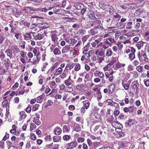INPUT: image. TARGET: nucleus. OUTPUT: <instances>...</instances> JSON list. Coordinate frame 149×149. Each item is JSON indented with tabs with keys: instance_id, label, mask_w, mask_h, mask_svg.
<instances>
[{
	"instance_id": "obj_47",
	"label": "nucleus",
	"mask_w": 149,
	"mask_h": 149,
	"mask_svg": "<svg viewBox=\"0 0 149 149\" xmlns=\"http://www.w3.org/2000/svg\"><path fill=\"white\" fill-rule=\"evenodd\" d=\"M30 130H33L36 129V126L35 124L33 123H31L30 125Z\"/></svg>"
},
{
	"instance_id": "obj_28",
	"label": "nucleus",
	"mask_w": 149,
	"mask_h": 149,
	"mask_svg": "<svg viewBox=\"0 0 149 149\" xmlns=\"http://www.w3.org/2000/svg\"><path fill=\"white\" fill-rule=\"evenodd\" d=\"M20 118L22 120L24 119L26 117V115L24 112L22 111L20 112Z\"/></svg>"
},
{
	"instance_id": "obj_27",
	"label": "nucleus",
	"mask_w": 149,
	"mask_h": 149,
	"mask_svg": "<svg viewBox=\"0 0 149 149\" xmlns=\"http://www.w3.org/2000/svg\"><path fill=\"white\" fill-rule=\"evenodd\" d=\"M129 58L130 61H132L135 58V55L134 53H131L129 55Z\"/></svg>"
},
{
	"instance_id": "obj_17",
	"label": "nucleus",
	"mask_w": 149,
	"mask_h": 149,
	"mask_svg": "<svg viewBox=\"0 0 149 149\" xmlns=\"http://www.w3.org/2000/svg\"><path fill=\"white\" fill-rule=\"evenodd\" d=\"M53 51L55 55H59L61 54L60 50L57 47L54 48Z\"/></svg>"
},
{
	"instance_id": "obj_58",
	"label": "nucleus",
	"mask_w": 149,
	"mask_h": 149,
	"mask_svg": "<svg viewBox=\"0 0 149 149\" xmlns=\"http://www.w3.org/2000/svg\"><path fill=\"white\" fill-rule=\"evenodd\" d=\"M81 127L79 125H77L75 128L74 131L77 132H78L81 130Z\"/></svg>"
},
{
	"instance_id": "obj_49",
	"label": "nucleus",
	"mask_w": 149,
	"mask_h": 149,
	"mask_svg": "<svg viewBox=\"0 0 149 149\" xmlns=\"http://www.w3.org/2000/svg\"><path fill=\"white\" fill-rule=\"evenodd\" d=\"M84 141V138L83 137H79L77 139V141L79 143L83 142Z\"/></svg>"
},
{
	"instance_id": "obj_12",
	"label": "nucleus",
	"mask_w": 149,
	"mask_h": 149,
	"mask_svg": "<svg viewBox=\"0 0 149 149\" xmlns=\"http://www.w3.org/2000/svg\"><path fill=\"white\" fill-rule=\"evenodd\" d=\"M12 50L11 49L7 50L5 52L7 54V56H9L10 58L13 57Z\"/></svg>"
},
{
	"instance_id": "obj_8",
	"label": "nucleus",
	"mask_w": 149,
	"mask_h": 149,
	"mask_svg": "<svg viewBox=\"0 0 149 149\" xmlns=\"http://www.w3.org/2000/svg\"><path fill=\"white\" fill-rule=\"evenodd\" d=\"M62 132L61 129L58 127H56L54 130V133L56 135H60Z\"/></svg>"
},
{
	"instance_id": "obj_10",
	"label": "nucleus",
	"mask_w": 149,
	"mask_h": 149,
	"mask_svg": "<svg viewBox=\"0 0 149 149\" xmlns=\"http://www.w3.org/2000/svg\"><path fill=\"white\" fill-rule=\"evenodd\" d=\"M68 144L69 147H71V148H73L76 147L77 146V141H75L70 143Z\"/></svg>"
},
{
	"instance_id": "obj_51",
	"label": "nucleus",
	"mask_w": 149,
	"mask_h": 149,
	"mask_svg": "<svg viewBox=\"0 0 149 149\" xmlns=\"http://www.w3.org/2000/svg\"><path fill=\"white\" fill-rule=\"evenodd\" d=\"M51 89L48 86H47L46 88L45 92L46 94L48 93L51 91Z\"/></svg>"
},
{
	"instance_id": "obj_62",
	"label": "nucleus",
	"mask_w": 149,
	"mask_h": 149,
	"mask_svg": "<svg viewBox=\"0 0 149 149\" xmlns=\"http://www.w3.org/2000/svg\"><path fill=\"white\" fill-rule=\"evenodd\" d=\"M15 36L17 40H18L20 38L21 34L19 33H17L15 34Z\"/></svg>"
},
{
	"instance_id": "obj_13",
	"label": "nucleus",
	"mask_w": 149,
	"mask_h": 149,
	"mask_svg": "<svg viewBox=\"0 0 149 149\" xmlns=\"http://www.w3.org/2000/svg\"><path fill=\"white\" fill-rule=\"evenodd\" d=\"M64 40L66 41L67 43H68L69 44H71L73 41L72 39L70 38L69 36H68L65 38Z\"/></svg>"
},
{
	"instance_id": "obj_54",
	"label": "nucleus",
	"mask_w": 149,
	"mask_h": 149,
	"mask_svg": "<svg viewBox=\"0 0 149 149\" xmlns=\"http://www.w3.org/2000/svg\"><path fill=\"white\" fill-rule=\"evenodd\" d=\"M140 26V23L139 22H137L135 25L134 27L135 29H137L139 28Z\"/></svg>"
},
{
	"instance_id": "obj_60",
	"label": "nucleus",
	"mask_w": 149,
	"mask_h": 149,
	"mask_svg": "<svg viewBox=\"0 0 149 149\" xmlns=\"http://www.w3.org/2000/svg\"><path fill=\"white\" fill-rule=\"evenodd\" d=\"M117 45L118 46V49L120 50L122 49L123 47V45L122 44H121L120 43L118 42L117 44Z\"/></svg>"
},
{
	"instance_id": "obj_26",
	"label": "nucleus",
	"mask_w": 149,
	"mask_h": 149,
	"mask_svg": "<svg viewBox=\"0 0 149 149\" xmlns=\"http://www.w3.org/2000/svg\"><path fill=\"white\" fill-rule=\"evenodd\" d=\"M33 122L38 125H39L41 124V122L39 120V119L38 118H34Z\"/></svg>"
},
{
	"instance_id": "obj_7",
	"label": "nucleus",
	"mask_w": 149,
	"mask_h": 149,
	"mask_svg": "<svg viewBox=\"0 0 149 149\" xmlns=\"http://www.w3.org/2000/svg\"><path fill=\"white\" fill-rule=\"evenodd\" d=\"M134 84L133 86V88L136 90V92L138 93L139 91V84L137 81L134 82Z\"/></svg>"
},
{
	"instance_id": "obj_32",
	"label": "nucleus",
	"mask_w": 149,
	"mask_h": 149,
	"mask_svg": "<svg viewBox=\"0 0 149 149\" xmlns=\"http://www.w3.org/2000/svg\"><path fill=\"white\" fill-rule=\"evenodd\" d=\"M125 64H121L120 63H118L116 64V67L118 68L119 69L121 67H124L125 66Z\"/></svg>"
},
{
	"instance_id": "obj_33",
	"label": "nucleus",
	"mask_w": 149,
	"mask_h": 149,
	"mask_svg": "<svg viewBox=\"0 0 149 149\" xmlns=\"http://www.w3.org/2000/svg\"><path fill=\"white\" fill-rule=\"evenodd\" d=\"M53 141L54 142H58L60 141V137L58 136H55L53 137Z\"/></svg>"
},
{
	"instance_id": "obj_35",
	"label": "nucleus",
	"mask_w": 149,
	"mask_h": 149,
	"mask_svg": "<svg viewBox=\"0 0 149 149\" xmlns=\"http://www.w3.org/2000/svg\"><path fill=\"white\" fill-rule=\"evenodd\" d=\"M71 81H72L67 79L64 81V83L66 86H68L71 85Z\"/></svg>"
},
{
	"instance_id": "obj_4",
	"label": "nucleus",
	"mask_w": 149,
	"mask_h": 149,
	"mask_svg": "<svg viewBox=\"0 0 149 149\" xmlns=\"http://www.w3.org/2000/svg\"><path fill=\"white\" fill-rule=\"evenodd\" d=\"M51 33V37L52 40L55 43L57 40L58 39V38L57 37V35L54 31L52 32Z\"/></svg>"
},
{
	"instance_id": "obj_40",
	"label": "nucleus",
	"mask_w": 149,
	"mask_h": 149,
	"mask_svg": "<svg viewBox=\"0 0 149 149\" xmlns=\"http://www.w3.org/2000/svg\"><path fill=\"white\" fill-rule=\"evenodd\" d=\"M89 38L88 35H86L83 36L82 38V41L84 44L87 40V39Z\"/></svg>"
},
{
	"instance_id": "obj_22",
	"label": "nucleus",
	"mask_w": 149,
	"mask_h": 149,
	"mask_svg": "<svg viewBox=\"0 0 149 149\" xmlns=\"http://www.w3.org/2000/svg\"><path fill=\"white\" fill-rule=\"evenodd\" d=\"M71 138L70 135H65L63 137V139L64 141H68L70 140Z\"/></svg>"
},
{
	"instance_id": "obj_44",
	"label": "nucleus",
	"mask_w": 149,
	"mask_h": 149,
	"mask_svg": "<svg viewBox=\"0 0 149 149\" xmlns=\"http://www.w3.org/2000/svg\"><path fill=\"white\" fill-rule=\"evenodd\" d=\"M63 129L65 130L68 132H69L70 130V127L66 125H64L63 126Z\"/></svg>"
},
{
	"instance_id": "obj_45",
	"label": "nucleus",
	"mask_w": 149,
	"mask_h": 149,
	"mask_svg": "<svg viewBox=\"0 0 149 149\" xmlns=\"http://www.w3.org/2000/svg\"><path fill=\"white\" fill-rule=\"evenodd\" d=\"M87 25L89 27L93 26H94V22L93 23H92V22L90 21H88L87 22Z\"/></svg>"
},
{
	"instance_id": "obj_15",
	"label": "nucleus",
	"mask_w": 149,
	"mask_h": 149,
	"mask_svg": "<svg viewBox=\"0 0 149 149\" xmlns=\"http://www.w3.org/2000/svg\"><path fill=\"white\" fill-rule=\"evenodd\" d=\"M62 71L63 69H61V68H59L56 70L54 74L56 76L59 75L62 73Z\"/></svg>"
},
{
	"instance_id": "obj_55",
	"label": "nucleus",
	"mask_w": 149,
	"mask_h": 149,
	"mask_svg": "<svg viewBox=\"0 0 149 149\" xmlns=\"http://www.w3.org/2000/svg\"><path fill=\"white\" fill-rule=\"evenodd\" d=\"M18 83H17V82L15 83L12 87L13 89V90H15L16 88L18 87Z\"/></svg>"
},
{
	"instance_id": "obj_14",
	"label": "nucleus",
	"mask_w": 149,
	"mask_h": 149,
	"mask_svg": "<svg viewBox=\"0 0 149 149\" xmlns=\"http://www.w3.org/2000/svg\"><path fill=\"white\" fill-rule=\"evenodd\" d=\"M84 5L81 3H76L74 6V7L78 10L81 9V8Z\"/></svg>"
},
{
	"instance_id": "obj_18",
	"label": "nucleus",
	"mask_w": 149,
	"mask_h": 149,
	"mask_svg": "<svg viewBox=\"0 0 149 149\" xmlns=\"http://www.w3.org/2000/svg\"><path fill=\"white\" fill-rule=\"evenodd\" d=\"M99 43V40H95L94 42L92 43L91 45L93 47H95L96 46L97 47H99L98 44Z\"/></svg>"
},
{
	"instance_id": "obj_61",
	"label": "nucleus",
	"mask_w": 149,
	"mask_h": 149,
	"mask_svg": "<svg viewBox=\"0 0 149 149\" xmlns=\"http://www.w3.org/2000/svg\"><path fill=\"white\" fill-rule=\"evenodd\" d=\"M142 69V67L141 66H139L136 68V70L139 72H141Z\"/></svg>"
},
{
	"instance_id": "obj_53",
	"label": "nucleus",
	"mask_w": 149,
	"mask_h": 149,
	"mask_svg": "<svg viewBox=\"0 0 149 149\" xmlns=\"http://www.w3.org/2000/svg\"><path fill=\"white\" fill-rule=\"evenodd\" d=\"M126 123L129 126L133 124V120L132 119L129 120L126 122Z\"/></svg>"
},
{
	"instance_id": "obj_23",
	"label": "nucleus",
	"mask_w": 149,
	"mask_h": 149,
	"mask_svg": "<svg viewBox=\"0 0 149 149\" xmlns=\"http://www.w3.org/2000/svg\"><path fill=\"white\" fill-rule=\"evenodd\" d=\"M133 22H128L126 25V28L127 29H130L132 28V26Z\"/></svg>"
},
{
	"instance_id": "obj_36",
	"label": "nucleus",
	"mask_w": 149,
	"mask_h": 149,
	"mask_svg": "<svg viewBox=\"0 0 149 149\" xmlns=\"http://www.w3.org/2000/svg\"><path fill=\"white\" fill-rule=\"evenodd\" d=\"M39 106V104H35L33 106L32 109V111H34L37 110V109H38Z\"/></svg>"
},
{
	"instance_id": "obj_37",
	"label": "nucleus",
	"mask_w": 149,
	"mask_h": 149,
	"mask_svg": "<svg viewBox=\"0 0 149 149\" xmlns=\"http://www.w3.org/2000/svg\"><path fill=\"white\" fill-rule=\"evenodd\" d=\"M42 102V96L40 95L37 97V103H40Z\"/></svg>"
},
{
	"instance_id": "obj_41",
	"label": "nucleus",
	"mask_w": 149,
	"mask_h": 149,
	"mask_svg": "<svg viewBox=\"0 0 149 149\" xmlns=\"http://www.w3.org/2000/svg\"><path fill=\"white\" fill-rule=\"evenodd\" d=\"M80 69V65L79 64H77L75 66L74 70L75 71H77Z\"/></svg>"
},
{
	"instance_id": "obj_24",
	"label": "nucleus",
	"mask_w": 149,
	"mask_h": 149,
	"mask_svg": "<svg viewBox=\"0 0 149 149\" xmlns=\"http://www.w3.org/2000/svg\"><path fill=\"white\" fill-rule=\"evenodd\" d=\"M53 10L54 13L57 14H60L62 11L61 9H57L55 8H53Z\"/></svg>"
},
{
	"instance_id": "obj_3",
	"label": "nucleus",
	"mask_w": 149,
	"mask_h": 149,
	"mask_svg": "<svg viewBox=\"0 0 149 149\" xmlns=\"http://www.w3.org/2000/svg\"><path fill=\"white\" fill-rule=\"evenodd\" d=\"M88 10L87 11V13L86 14L87 16L91 19H94L95 18V14L93 11L92 10H89L88 8Z\"/></svg>"
},
{
	"instance_id": "obj_42",
	"label": "nucleus",
	"mask_w": 149,
	"mask_h": 149,
	"mask_svg": "<svg viewBox=\"0 0 149 149\" xmlns=\"http://www.w3.org/2000/svg\"><path fill=\"white\" fill-rule=\"evenodd\" d=\"M122 84L124 89L125 90H127L129 87V85L128 84H124V83H122Z\"/></svg>"
},
{
	"instance_id": "obj_5",
	"label": "nucleus",
	"mask_w": 149,
	"mask_h": 149,
	"mask_svg": "<svg viewBox=\"0 0 149 149\" xmlns=\"http://www.w3.org/2000/svg\"><path fill=\"white\" fill-rule=\"evenodd\" d=\"M112 125L115 128L123 127L122 125L118 121H114L113 122Z\"/></svg>"
},
{
	"instance_id": "obj_1",
	"label": "nucleus",
	"mask_w": 149,
	"mask_h": 149,
	"mask_svg": "<svg viewBox=\"0 0 149 149\" xmlns=\"http://www.w3.org/2000/svg\"><path fill=\"white\" fill-rule=\"evenodd\" d=\"M94 26L90 31V34L92 35L100 33L103 29L102 24L100 20L97 19L94 21Z\"/></svg>"
},
{
	"instance_id": "obj_63",
	"label": "nucleus",
	"mask_w": 149,
	"mask_h": 149,
	"mask_svg": "<svg viewBox=\"0 0 149 149\" xmlns=\"http://www.w3.org/2000/svg\"><path fill=\"white\" fill-rule=\"evenodd\" d=\"M38 25V24H32L30 27V29H33L36 28Z\"/></svg>"
},
{
	"instance_id": "obj_52",
	"label": "nucleus",
	"mask_w": 149,
	"mask_h": 149,
	"mask_svg": "<svg viewBox=\"0 0 149 149\" xmlns=\"http://www.w3.org/2000/svg\"><path fill=\"white\" fill-rule=\"evenodd\" d=\"M4 64L5 65V66L6 67H8L10 66V63L9 62L7 61H4Z\"/></svg>"
},
{
	"instance_id": "obj_25",
	"label": "nucleus",
	"mask_w": 149,
	"mask_h": 149,
	"mask_svg": "<svg viewBox=\"0 0 149 149\" xmlns=\"http://www.w3.org/2000/svg\"><path fill=\"white\" fill-rule=\"evenodd\" d=\"M84 107L87 109L89 106L90 102L88 100H85L84 102Z\"/></svg>"
},
{
	"instance_id": "obj_30",
	"label": "nucleus",
	"mask_w": 149,
	"mask_h": 149,
	"mask_svg": "<svg viewBox=\"0 0 149 149\" xmlns=\"http://www.w3.org/2000/svg\"><path fill=\"white\" fill-rule=\"evenodd\" d=\"M25 87H23V88H22L21 90V91L19 92V94H18V95H23L24 93L26 91V90H25L24 88H25Z\"/></svg>"
},
{
	"instance_id": "obj_6",
	"label": "nucleus",
	"mask_w": 149,
	"mask_h": 149,
	"mask_svg": "<svg viewBox=\"0 0 149 149\" xmlns=\"http://www.w3.org/2000/svg\"><path fill=\"white\" fill-rule=\"evenodd\" d=\"M70 45H66L62 49V53H65L69 52L70 49Z\"/></svg>"
},
{
	"instance_id": "obj_39",
	"label": "nucleus",
	"mask_w": 149,
	"mask_h": 149,
	"mask_svg": "<svg viewBox=\"0 0 149 149\" xmlns=\"http://www.w3.org/2000/svg\"><path fill=\"white\" fill-rule=\"evenodd\" d=\"M90 47V44L89 43H88L87 44L85 45L84 47L83 48V50H85V51H88L89 47Z\"/></svg>"
},
{
	"instance_id": "obj_64",
	"label": "nucleus",
	"mask_w": 149,
	"mask_h": 149,
	"mask_svg": "<svg viewBox=\"0 0 149 149\" xmlns=\"http://www.w3.org/2000/svg\"><path fill=\"white\" fill-rule=\"evenodd\" d=\"M23 24L25 26L27 27H29L30 24V23L27 22H24Z\"/></svg>"
},
{
	"instance_id": "obj_48",
	"label": "nucleus",
	"mask_w": 149,
	"mask_h": 149,
	"mask_svg": "<svg viewBox=\"0 0 149 149\" xmlns=\"http://www.w3.org/2000/svg\"><path fill=\"white\" fill-rule=\"evenodd\" d=\"M67 4H69V2H68L67 3L66 1H63L62 2V7L64 8L66 6V5Z\"/></svg>"
},
{
	"instance_id": "obj_29",
	"label": "nucleus",
	"mask_w": 149,
	"mask_h": 149,
	"mask_svg": "<svg viewBox=\"0 0 149 149\" xmlns=\"http://www.w3.org/2000/svg\"><path fill=\"white\" fill-rule=\"evenodd\" d=\"M43 38V36L42 34H39L36 35L35 37V39L36 40H41Z\"/></svg>"
},
{
	"instance_id": "obj_38",
	"label": "nucleus",
	"mask_w": 149,
	"mask_h": 149,
	"mask_svg": "<svg viewBox=\"0 0 149 149\" xmlns=\"http://www.w3.org/2000/svg\"><path fill=\"white\" fill-rule=\"evenodd\" d=\"M65 90L67 92L71 93L73 91V88L71 87H67Z\"/></svg>"
},
{
	"instance_id": "obj_46",
	"label": "nucleus",
	"mask_w": 149,
	"mask_h": 149,
	"mask_svg": "<svg viewBox=\"0 0 149 149\" xmlns=\"http://www.w3.org/2000/svg\"><path fill=\"white\" fill-rule=\"evenodd\" d=\"M116 60L115 58H113L111 62L108 64V65L110 66L112 65L116 62Z\"/></svg>"
},
{
	"instance_id": "obj_56",
	"label": "nucleus",
	"mask_w": 149,
	"mask_h": 149,
	"mask_svg": "<svg viewBox=\"0 0 149 149\" xmlns=\"http://www.w3.org/2000/svg\"><path fill=\"white\" fill-rule=\"evenodd\" d=\"M9 137V135L8 134H7V132L6 133L5 136L3 137V140L4 141H5Z\"/></svg>"
},
{
	"instance_id": "obj_16",
	"label": "nucleus",
	"mask_w": 149,
	"mask_h": 149,
	"mask_svg": "<svg viewBox=\"0 0 149 149\" xmlns=\"http://www.w3.org/2000/svg\"><path fill=\"white\" fill-rule=\"evenodd\" d=\"M2 105L3 107H6V109L7 108H9V104L8 103L7 100H4L3 101L2 103Z\"/></svg>"
},
{
	"instance_id": "obj_50",
	"label": "nucleus",
	"mask_w": 149,
	"mask_h": 149,
	"mask_svg": "<svg viewBox=\"0 0 149 149\" xmlns=\"http://www.w3.org/2000/svg\"><path fill=\"white\" fill-rule=\"evenodd\" d=\"M113 17L115 18H117L119 19L121 17V16L118 13H116L113 15Z\"/></svg>"
},
{
	"instance_id": "obj_9",
	"label": "nucleus",
	"mask_w": 149,
	"mask_h": 149,
	"mask_svg": "<svg viewBox=\"0 0 149 149\" xmlns=\"http://www.w3.org/2000/svg\"><path fill=\"white\" fill-rule=\"evenodd\" d=\"M115 88V86L114 84H112L110 85L108 88L109 93V94L111 93L114 91Z\"/></svg>"
},
{
	"instance_id": "obj_34",
	"label": "nucleus",
	"mask_w": 149,
	"mask_h": 149,
	"mask_svg": "<svg viewBox=\"0 0 149 149\" xmlns=\"http://www.w3.org/2000/svg\"><path fill=\"white\" fill-rule=\"evenodd\" d=\"M76 88L80 91H81L84 90L83 86L81 85H77L76 86Z\"/></svg>"
},
{
	"instance_id": "obj_2",
	"label": "nucleus",
	"mask_w": 149,
	"mask_h": 149,
	"mask_svg": "<svg viewBox=\"0 0 149 149\" xmlns=\"http://www.w3.org/2000/svg\"><path fill=\"white\" fill-rule=\"evenodd\" d=\"M38 10V9H36L33 7H26L22 11L27 13L32 14L35 11Z\"/></svg>"
},
{
	"instance_id": "obj_57",
	"label": "nucleus",
	"mask_w": 149,
	"mask_h": 149,
	"mask_svg": "<svg viewBox=\"0 0 149 149\" xmlns=\"http://www.w3.org/2000/svg\"><path fill=\"white\" fill-rule=\"evenodd\" d=\"M47 104L48 106H52L53 104V102L51 100H49L47 102Z\"/></svg>"
},
{
	"instance_id": "obj_31",
	"label": "nucleus",
	"mask_w": 149,
	"mask_h": 149,
	"mask_svg": "<svg viewBox=\"0 0 149 149\" xmlns=\"http://www.w3.org/2000/svg\"><path fill=\"white\" fill-rule=\"evenodd\" d=\"M112 53V52L110 49H108L107 50L106 56H111Z\"/></svg>"
},
{
	"instance_id": "obj_20",
	"label": "nucleus",
	"mask_w": 149,
	"mask_h": 149,
	"mask_svg": "<svg viewBox=\"0 0 149 149\" xmlns=\"http://www.w3.org/2000/svg\"><path fill=\"white\" fill-rule=\"evenodd\" d=\"M86 33V31L84 29H81L78 31V33L79 35H84Z\"/></svg>"
},
{
	"instance_id": "obj_11",
	"label": "nucleus",
	"mask_w": 149,
	"mask_h": 149,
	"mask_svg": "<svg viewBox=\"0 0 149 149\" xmlns=\"http://www.w3.org/2000/svg\"><path fill=\"white\" fill-rule=\"evenodd\" d=\"M95 75L96 76H99L101 78H103L104 77V74L102 72L99 71H97L96 72L94 73Z\"/></svg>"
},
{
	"instance_id": "obj_43",
	"label": "nucleus",
	"mask_w": 149,
	"mask_h": 149,
	"mask_svg": "<svg viewBox=\"0 0 149 149\" xmlns=\"http://www.w3.org/2000/svg\"><path fill=\"white\" fill-rule=\"evenodd\" d=\"M117 26L119 29H123L125 26V25H123L122 23H117Z\"/></svg>"
},
{
	"instance_id": "obj_59",
	"label": "nucleus",
	"mask_w": 149,
	"mask_h": 149,
	"mask_svg": "<svg viewBox=\"0 0 149 149\" xmlns=\"http://www.w3.org/2000/svg\"><path fill=\"white\" fill-rule=\"evenodd\" d=\"M133 67L132 65H129L128 67V70L129 71L133 70Z\"/></svg>"
},
{
	"instance_id": "obj_21",
	"label": "nucleus",
	"mask_w": 149,
	"mask_h": 149,
	"mask_svg": "<svg viewBox=\"0 0 149 149\" xmlns=\"http://www.w3.org/2000/svg\"><path fill=\"white\" fill-rule=\"evenodd\" d=\"M24 37L25 40H28L30 39L31 38V36L30 33H26L24 36Z\"/></svg>"
},
{
	"instance_id": "obj_19",
	"label": "nucleus",
	"mask_w": 149,
	"mask_h": 149,
	"mask_svg": "<svg viewBox=\"0 0 149 149\" xmlns=\"http://www.w3.org/2000/svg\"><path fill=\"white\" fill-rule=\"evenodd\" d=\"M58 62H56L54 64L51 68L50 69V72H52L57 67L58 64H59Z\"/></svg>"
}]
</instances>
